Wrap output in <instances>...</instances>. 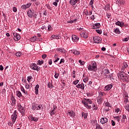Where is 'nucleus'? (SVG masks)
I'll return each mask as SVG.
<instances>
[{"mask_svg":"<svg viewBox=\"0 0 129 129\" xmlns=\"http://www.w3.org/2000/svg\"><path fill=\"white\" fill-rule=\"evenodd\" d=\"M117 76L118 79H119L121 82H123L124 83H128L129 76L124 73L123 71H122V72H119L117 74Z\"/></svg>","mask_w":129,"mask_h":129,"instance_id":"nucleus-1","label":"nucleus"},{"mask_svg":"<svg viewBox=\"0 0 129 129\" xmlns=\"http://www.w3.org/2000/svg\"><path fill=\"white\" fill-rule=\"evenodd\" d=\"M88 70H89V71H93V72H96L97 71V64L96 62L92 61V64L88 66Z\"/></svg>","mask_w":129,"mask_h":129,"instance_id":"nucleus-2","label":"nucleus"},{"mask_svg":"<svg viewBox=\"0 0 129 129\" xmlns=\"http://www.w3.org/2000/svg\"><path fill=\"white\" fill-rule=\"evenodd\" d=\"M82 102L83 104H84V106H85L88 109H90V108H91V105H88V104H92V101L90 99L85 98V100H82Z\"/></svg>","mask_w":129,"mask_h":129,"instance_id":"nucleus-3","label":"nucleus"},{"mask_svg":"<svg viewBox=\"0 0 129 129\" xmlns=\"http://www.w3.org/2000/svg\"><path fill=\"white\" fill-rule=\"evenodd\" d=\"M17 113V110H15L11 116V119L13 122H16V120L18 118V114Z\"/></svg>","mask_w":129,"mask_h":129,"instance_id":"nucleus-4","label":"nucleus"},{"mask_svg":"<svg viewBox=\"0 0 129 129\" xmlns=\"http://www.w3.org/2000/svg\"><path fill=\"white\" fill-rule=\"evenodd\" d=\"M30 67L33 70H35L38 72H39V71H40V68H38V66L36 63H31L30 65Z\"/></svg>","mask_w":129,"mask_h":129,"instance_id":"nucleus-5","label":"nucleus"},{"mask_svg":"<svg viewBox=\"0 0 129 129\" xmlns=\"http://www.w3.org/2000/svg\"><path fill=\"white\" fill-rule=\"evenodd\" d=\"M18 109L20 112L22 114V115H24L25 114V112L26 111V109L24 107L22 106V105L20 104L18 105Z\"/></svg>","mask_w":129,"mask_h":129,"instance_id":"nucleus-6","label":"nucleus"},{"mask_svg":"<svg viewBox=\"0 0 129 129\" xmlns=\"http://www.w3.org/2000/svg\"><path fill=\"white\" fill-rule=\"evenodd\" d=\"M93 41L94 43H96V44H99V43L101 42L102 39L100 37L94 36L93 37Z\"/></svg>","mask_w":129,"mask_h":129,"instance_id":"nucleus-7","label":"nucleus"},{"mask_svg":"<svg viewBox=\"0 0 129 129\" xmlns=\"http://www.w3.org/2000/svg\"><path fill=\"white\" fill-rule=\"evenodd\" d=\"M72 41L75 43H77V41H79V37H78L76 35H72Z\"/></svg>","mask_w":129,"mask_h":129,"instance_id":"nucleus-8","label":"nucleus"},{"mask_svg":"<svg viewBox=\"0 0 129 129\" xmlns=\"http://www.w3.org/2000/svg\"><path fill=\"white\" fill-rule=\"evenodd\" d=\"M76 87L77 88H80V89H82V90H84V84H83V83H81V84L79 83V84L76 85Z\"/></svg>","mask_w":129,"mask_h":129,"instance_id":"nucleus-9","label":"nucleus"},{"mask_svg":"<svg viewBox=\"0 0 129 129\" xmlns=\"http://www.w3.org/2000/svg\"><path fill=\"white\" fill-rule=\"evenodd\" d=\"M100 28V23H95L93 25L92 29L96 30L97 29H99Z\"/></svg>","mask_w":129,"mask_h":129,"instance_id":"nucleus-10","label":"nucleus"},{"mask_svg":"<svg viewBox=\"0 0 129 129\" xmlns=\"http://www.w3.org/2000/svg\"><path fill=\"white\" fill-rule=\"evenodd\" d=\"M69 115L71 116V117H74V116H75V112H74V111L73 110H71L67 113V116H69Z\"/></svg>","mask_w":129,"mask_h":129,"instance_id":"nucleus-11","label":"nucleus"},{"mask_svg":"<svg viewBox=\"0 0 129 129\" xmlns=\"http://www.w3.org/2000/svg\"><path fill=\"white\" fill-rule=\"evenodd\" d=\"M107 121H108V119H107V118H105V117H102L100 119V122L102 124H103L104 123H106V122H107Z\"/></svg>","mask_w":129,"mask_h":129,"instance_id":"nucleus-12","label":"nucleus"},{"mask_svg":"<svg viewBox=\"0 0 129 129\" xmlns=\"http://www.w3.org/2000/svg\"><path fill=\"white\" fill-rule=\"evenodd\" d=\"M81 37L82 38H84V39H86L88 37V34L86 32H83L80 33Z\"/></svg>","mask_w":129,"mask_h":129,"instance_id":"nucleus-13","label":"nucleus"},{"mask_svg":"<svg viewBox=\"0 0 129 129\" xmlns=\"http://www.w3.org/2000/svg\"><path fill=\"white\" fill-rule=\"evenodd\" d=\"M112 88V85L109 84L105 87L106 91H109Z\"/></svg>","mask_w":129,"mask_h":129,"instance_id":"nucleus-14","label":"nucleus"},{"mask_svg":"<svg viewBox=\"0 0 129 129\" xmlns=\"http://www.w3.org/2000/svg\"><path fill=\"white\" fill-rule=\"evenodd\" d=\"M33 11L32 10H29L27 12V15L29 18H32L33 17Z\"/></svg>","mask_w":129,"mask_h":129,"instance_id":"nucleus-15","label":"nucleus"},{"mask_svg":"<svg viewBox=\"0 0 129 129\" xmlns=\"http://www.w3.org/2000/svg\"><path fill=\"white\" fill-rule=\"evenodd\" d=\"M103 101V99H102V98L101 97V96L98 97L97 102H98V104H101Z\"/></svg>","mask_w":129,"mask_h":129,"instance_id":"nucleus-16","label":"nucleus"},{"mask_svg":"<svg viewBox=\"0 0 129 129\" xmlns=\"http://www.w3.org/2000/svg\"><path fill=\"white\" fill-rule=\"evenodd\" d=\"M30 119H31V121H37V120H39V118L38 117L31 116Z\"/></svg>","mask_w":129,"mask_h":129,"instance_id":"nucleus-17","label":"nucleus"},{"mask_svg":"<svg viewBox=\"0 0 129 129\" xmlns=\"http://www.w3.org/2000/svg\"><path fill=\"white\" fill-rule=\"evenodd\" d=\"M39 86L38 84L36 85L35 88V94H39Z\"/></svg>","mask_w":129,"mask_h":129,"instance_id":"nucleus-18","label":"nucleus"},{"mask_svg":"<svg viewBox=\"0 0 129 129\" xmlns=\"http://www.w3.org/2000/svg\"><path fill=\"white\" fill-rule=\"evenodd\" d=\"M16 94L18 97L19 98H21V97H23V95L22 94V93H21L19 91H17L16 92Z\"/></svg>","mask_w":129,"mask_h":129,"instance_id":"nucleus-19","label":"nucleus"},{"mask_svg":"<svg viewBox=\"0 0 129 129\" xmlns=\"http://www.w3.org/2000/svg\"><path fill=\"white\" fill-rule=\"evenodd\" d=\"M125 120H127L126 116L124 114L122 115L121 122L123 123L125 122Z\"/></svg>","mask_w":129,"mask_h":129,"instance_id":"nucleus-20","label":"nucleus"},{"mask_svg":"<svg viewBox=\"0 0 129 129\" xmlns=\"http://www.w3.org/2000/svg\"><path fill=\"white\" fill-rule=\"evenodd\" d=\"M72 52L73 53V54H74V55H80V52H79V51L77 50H72Z\"/></svg>","mask_w":129,"mask_h":129,"instance_id":"nucleus-21","label":"nucleus"},{"mask_svg":"<svg viewBox=\"0 0 129 129\" xmlns=\"http://www.w3.org/2000/svg\"><path fill=\"white\" fill-rule=\"evenodd\" d=\"M37 105H38L37 104H36V103H32V109H33V110H35V109H36V108H37Z\"/></svg>","mask_w":129,"mask_h":129,"instance_id":"nucleus-22","label":"nucleus"},{"mask_svg":"<svg viewBox=\"0 0 129 129\" xmlns=\"http://www.w3.org/2000/svg\"><path fill=\"white\" fill-rule=\"evenodd\" d=\"M92 109L93 110H97V109H98V107H97V105H95V104H93Z\"/></svg>","mask_w":129,"mask_h":129,"instance_id":"nucleus-23","label":"nucleus"},{"mask_svg":"<svg viewBox=\"0 0 129 129\" xmlns=\"http://www.w3.org/2000/svg\"><path fill=\"white\" fill-rule=\"evenodd\" d=\"M107 74H109V70H108V69H105L104 70V75L107 76Z\"/></svg>","mask_w":129,"mask_h":129,"instance_id":"nucleus-24","label":"nucleus"},{"mask_svg":"<svg viewBox=\"0 0 129 129\" xmlns=\"http://www.w3.org/2000/svg\"><path fill=\"white\" fill-rule=\"evenodd\" d=\"M47 86L48 88H53L54 86H53V85H52V82H49L47 84Z\"/></svg>","mask_w":129,"mask_h":129,"instance_id":"nucleus-25","label":"nucleus"},{"mask_svg":"<svg viewBox=\"0 0 129 129\" xmlns=\"http://www.w3.org/2000/svg\"><path fill=\"white\" fill-rule=\"evenodd\" d=\"M87 115H88L87 113H84V112L82 113V117H84V118H87Z\"/></svg>","mask_w":129,"mask_h":129,"instance_id":"nucleus-26","label":"nucleus"},{"mask_svg":"<svg viewBox=\"0 0 129 129\" xmlns=\"http://www.w3.org/2000/svg\"><path fill=\"white\" fill-rule=\"evenodd\" d=\"M20 39H21V36H20L19 35L18 33H17V35H16V37L15 38H14V40L15 41H19V40H20Z\"/></svg>","mask_w":129,"mask_h":129,"instance_id":"nucleus-27","label":"nucleus"},{"mask_svg":"<svg viewBox=\"0 0 129 129\" xmlns=\"http://www.w3.org/2000/svg\"><path fill=\"white\" fill-rule=\"evenodd\" d=\"M44 63V60H38L37 61V65H39V66H41V65H42V64Z\"/></svg>","mask_w":129,"mask_h":129,"instance_id":"nucleus-28","label":"nucleus"},{"mask_svg":"<svg viewBox=\"0 0 129 129\" xmlns=\"http://www.w3.org/2000/svg\"><path fill=\"white\" fill-rule=\"evenodd\" d=\"M51 38L52 39H56V40H58L59 39H60V38H59V36H56V35H52V36H51Z\"/></svg>","mask_w":129,"mask_h":129,"instance_id":"nucleus-29","label":"nucleus"},{"mask_svg":"<svg viewBox=\"0 0 129 129\" xmlns=\"http://www.w3.org/2000/svg\"><path fill=\"white\" fill-rule=\"evenodd\" d=\"M55 113H56V111L54 110H52V109H51V111L50 113L51 116H53L54 114H55Z\"/></svg>","mask_w":129,"mask_h":129,"instance_id":"nucleus-30","label":"nucleus"},{"mask_svg":"<svg viewBox=\"0 0 129 129\" xmlns=\"http://www.w3.org/2000/svg\"><path fill=\"white\" fill-rule=\"evenodd\" d=\"M114 32L115 33V34H117V35L119 34V33H120V31L118 28H116L114 29Z\"/></svg>","mask_w":129,"mask_h":129,"instance_id":"nucleus-31","label":"nucleus"},{"mask_svg":"<svg viewBox=\"0 0 129 129\" xmlns=\"http://www.w3.org/2000/svg\"><path fill=\"white\" fill-rule=\"evenodd\" d=\"M124 67H123L121 69V71H123L124 70V68H127V63L126 62H123Z\"/></svg>","mask_w":129,"mask_h":129,"instance_id":"nucleus-32","label":"nucleus"},{"mask_svg":"<svg viewBox=\"0 0 129 129\" xmlns=\"http://www.w3.org/2000/svg\"><path fill=\"white\" fill-rule=\"evenodd\" d=\"M114 119H116V120H117L118 122L120 121V117H119V116H114Z\"/></svg>","mask_w":129,"mask_h":129,"instance_id":"nucleus-33","label":"nucleus"},{"mask_svg":"<svg viewBox=\"0 0 129 129\" xmlns=\"http://www.w3.org/2000/svg\"><path fill=\"white\" fill-rule=\"evenodd\" d=\"M36 40H37V37H36V36H33L30 38V41L31 42H35V41H36Z\"/></svg>","mask_w":129,"mask_h":129,"instance_id":"nucleus-34","label":"nucleus"},{"mask_svg":"<svg viewBox=\"0 0 129 129\" xmlns=\"http://www.w3.org/2000/svg\"><path fill=\"white\" fill-rule=\"evenodd\" d=\"M21 91H23V93H24L25 94H28V92H26L25 91V89L24 88V87L23 86H21Z\"/></svg>","mask_w":129,"mask_h":129,"instance_id":"nucleus-35","label":"nucleus"},{"mask_svg":"<svg viewBox=\"0 0 129 129\" xmlns=\"http://www.w3.org/2000/svg\"><path fill=\"white\" fill-rule=\"evenodd\" d=\"M58 51H59L60 52H61V53H65V49L63 48H59L57 49Z\"/></svg>","mask_w":129,"mask_h":129,"instance_id":"nucleus-36","label":"nucleus"},{"mask_svg":"<svg viewBox=\"0 0 129 129\" xmlns=\"http://www.w3.org/2000/svg\"><path fill=\"white\" fill-rule=\"evenodd\" d=\"M16 56H17V57H20V56H22V52L20 51L16 52Z\"/></svg>","mask_w":129,"mask_h":129,"instance_id":"nucleus-37","label":"nucleus"},{"mask_svg":"<svg viewBox=\"0 0 129 129\" xmlns=\"http://www.w3.org/2000/svg\"><path fill=\"white\" fill-rule=\"evenodd\" d=\"M96 129H103L101 126H100V125L99 124L97 123L96 124Z\"/></svg>","mask_w":129,"mask_h":129,"instance_id":"nucleus-38","label":"nucleus"},{"mask_svg":"<svg viewBox=\"0 0 129 129\" xmlns=\"http://www.w3.org/2000/svg\"><path fill=\"white\" fill-rule=\"evenodd\" d=\"M70 5H72V6H75V2H74V0H71L70 1Z\"/></svg>","mask_w":129,"mask_h":129,"instance_id":"nucleus-39","label":"nucleus"},{"mask_svg":"<svg viewBox=\"0 0 129 129\" xmlns=\"http://www.w3.org/2000/svg\"><path fill=\"white\" fill-rule=\"evenodd\" d=\"M26 7V9H28V8H30L31 6H32V4L30 3H28L27 4L25 5Z\"/></svg>","mask_w":129,"mask_h":129,"instance_id":"nucleus-40","label":"nucleus"},{"mask_svg":"<svg viewBox=\"0 0 129 129\" xmlns=\"http://www.w3.org/2000/svg\"><path fill=\"white\" fill-rule=\"evenodd\" d=\"M42 108V106L41 105H39L38 106H36V109L37 110H39V109H41Z\"/></svg>","mask_w":129,"mask_h":129,"instance_id":"nucleus-41","label":"nucleus"},{"mask_svg":"<svg viewBox=\"0 0 129 129\" xmlns=\"http://www.w3.org/2000/svg\"><path fill=\"white\" fill-rule=\"evenodd\" d=\"M54 77H55V78H56V79H57V78H58V77H59V74L57 73V72H55Z\"/></svg>","mask_w":129,"mask_h":129,"instance_id":"nucleus-42","label":"nucleus"},{"mask_svg":"<svg viewBox=\"0 0 129 129\" xmlns=\"http://www.w3.org/2000/svg\"><path fill=\"white\" fill-rule=\"evenodd\" d=\"M14 123H15V122H14V121H12V122H8V125H10L11 126H13L14 125Z\"/></svg>","mask_w":129,"mask_h":129,"instance_id":"nucleus-43","label":"nucleus"},{"mask_svg":"<svg viewBox=\"0 0 129 129\" xmlns=\"http://www.w3.org/2000/svg\"><path fill=\"white\" fill-rule=\"evenodd\" d=\"M79 82V80H77L76 81H75L74 82H73V84H75V85H77Z\"/></svg>","mask_w":129,"mask_h":129,"instance_id":"nucleus-44","label":"nucleus"},{"mask_svg":"<svg viewBox=\"0 0 129 129\" xmlns=\"http://www.w3.org/2000/svg\"><path fill=\"white\" fill-rule=\"evenodd\" d=\"M21 9H22V10H26L27 7L26 6V5H23L21 6Z\"/></svg>","mask_w":129,"mask_h":129,"instance_id":"nucleus-45","label":"nucleus"},{"mask_svg":"<svg viewBox=\"0 0 129 129\" xmlns=\"http://www.w3.org/2000/svg\"><path fill=\"white\" fill-rule=\"evenodd\" d=\"M11 100H12L13 103H16V99H15V97H12Z\"/></svg>","mask_w":129,"mask_h":129,"instance_id":"nucleus-46","label":"nucleus"},{"mask_svg":"<svg viewBox=\"0 0 129 129\" xmlns=\"http://www.w3.org/2000/svg\"><path fill=\"white\" fill-rule=\"evenodd\" d=\"M96 31L97 32V33H98V34H99V35L101 34L102 33V31H101V30H96Z\"/></svg>","mask_w":129,"mask_h":129,"instance_id":"nucleus-47","label":"nucleus"},{"mask_svg":"<svg viewBox=\"0 0 129 129\" xmlns=\"http://www.w3.org/2000/svg\"><path fill=\"white\" fill-rule=\"evenodd\" d=\"M88 77H86V78L83 79V81L84 82H87V81H88Z\"/></svg>","mask_w":129,"mask_h":129,"instance_id":"nucleus-48","label":"nucleus"},{"mask_svg":"<svg viewBox=\"0 0 129 129\" xmlns=\"http://www.w3.org/2000/svg\"><path fill=\"white\" fill-rule=\"evenodd\" d=\"M79 62L81 64V65H83L84 64H85V62L84 61H82V60H79Z\"/></svg>","mask_w":129,"mask_h":129,"instance_id":"nucleus-49","label":"nucleus"},{"mask_svg":"<svg viewBox=\"0 0 129 129\" xmlns=\"http://www.w3.org/2000/svg\"><path fill=\"white\" fill-rule=\"evenodd\" d=\"M47 28L48 31H52V26H51V25H48Z\"/></svg>","mask_w":129,"mask_h":129,"instance_id":"nucleus-50","label":"nucleus"},{"mask_svg":"<svg viewBox=\"0 0 129 129\" xmlns=\"http://www.w3.org/2000/svg\"><path fill=\"white\" fill-rule=\"evenodd\" d=\"M123 42H127L128 41V37H126L122 39Z\"/></svg>","mask_w":129,"mask_h":129,"instance_id":"nucleus-51","label":"nucleus"},{"mask_svg":"<svg viewBox=\"0 0 129 129\" xmlns=\"http://www.w3.org/2000/svg\"><path fill=\"white\" fill-rule=\"evenodd\" d=\"M41 30H46L47 29V27H46V26L43 25L41 27Z\"/></svg>","mask_w":129,"mask_h":129,"instance_id":"nucleus-52","label":"nucleus"},{"mask_svg":"<svg viewBox=\"0 0 129 129\" xmlns=\"http://www.w3.org/2000/svg\"><path fill=\"white\" fill-rule=\"evenodd\" d=\"M13 12H14V13H17V12L18 11V10H17V7H13Z\"/></svg>","mask_w":129,"mask_h":129,"instance_id":"nucleus-53","label":"nucleus"},{"mask_svg":"<svg viewBox=\"0 0 129 129\" xmlns=\"http://www.w3.org/2000/svg\"><path fill=\"white\" fill-rule=\"evenodd\" d=\"M111 123H112V125L113 126H114V125H115V122H114L113 120H111Z\"/></svg>","mask_w":129,"mask_h":129,"instance_id":"nucleus-54","label":"nucleus"},{"mask_svg":"<svg viewBox=\"0 0 129 129\" xmlns=\"http://www.w3.org/2000/svg\"><path fill=\"white\" fill-rule=\"evenodd\" d=\"M128 95H125V99L126 101V102H127L128 100Z\"/></svg>","mask_w":129,"mask_h":129,"instance_id":"nucleus-55","label":"nucleus"},{"mask_svg":"<svg viewBox=\"0 0 129 129\" xmlns=\"http://www.w3.org/2000/svg\"><path fill=\"white\" fill-rule=\"evenodd\" d=\"M64 62H65V60H64L63 58H61L59 62V64H61V63H64Z\"/></svg>","mask_w":129,"mask_h":129,"instance_id":"nucleus-56","label":"nucleus"},{"mask_svg":"<svg viewBox=\"0 0 129 129\" xmlns=\"http://www.w3.org/2000/svg\"><path fill=\"white\" fill-rule=\"evenodd\" d=\"M110 8V5H109V4H107L106 6V8L107 10H109V8Z\"/></svg>","mask_w":129,"mask_h":129,"instance_id":"nucleus-57","label":"nucleus"},{"mask_svg":"<svg viewBox=\"0 0 129 129\" xmlns=\"http://www.w3.org/2000/svg\"><path fill=\"white\" fill-rule=\"evenodd\" d=\"M94 2V0H91L89 5L92 6L93 5V3Z\"/></svg>","mask_w":129,"mask_h":129,"instance_id":"nucleus-58","label":"nucleus"},{"mask_svg":"<svg viewBox=\"0 0 129 129\" xmlns=\"http://www.w3.org/2000/svg\"><path fill=\"white\" fill-rule=\"evenodd\" d=\"M52 5H53V6H55V7H57V6H58V3L56 2H54L52 3Z\"/></svg>","mask_w":129,"mask_h":129,"instance_id":"nucleus-59","label":"nucleus"},{"mask_svg":"<svg viewBox=\"0 0 129 129\" xmlns=\"http://www.w3.org/2000/svg\"><path fill=\"white\" fill-rule=\"evenodd\" d=\"M91 19L92 21H94V19H95V16L94 15H92L91 16Z\"/></svg>","mask_w":129,"mask_h":129,"instance_id":"nucleus-60","label":"nucleus"},{"mask_svg":"<svg viewBox=\"0 0 129 129\" xmlns=\"http://www.w3.org/2000/svg\"><path fill=\"white\" fill-rule=\"evenodd\" d=\"M123 25H124L123 22H121V23H120V25H119V27H123Z\"/></svg>","mask_w":129,"mask_h":129,"instance_id":"nucleus-61","label":"nucleus"},{"mask_svg":"<svg viewBox=\"0 0 129 129\" xmlns=\"http://www.w3.org/2000/svg\"><path fill=\"white\" fill-rule=\"evenodd\" d=\"M103 94H104V93H103L102 92H99V95H100V96H101H101H103Z\"/></svg>","mask_w":129,"mask_h":129,"instance_id":"nucleus-62","label":"nucleus"},{"mask_svg":"<svg viewBox=\"0 0 129 129\" xmlns=\"http://www.w3.org/2000/svg\"><path fill=\"white\" fill-rule=\"evenodd\" d=\"M27 78H28V79H27V81H29V80H32V79L33 78L32 77V76H29V77H28Z\"/></svg>","mask_w":129,"mask_h":129,"instance_id":"nucleus-63","label":"nucleus"},{"mask_svg":"<svg viewBox=\"0 0 129 129\" xmlns=\"http://www.w3.org/2000/svg\"><path fill=\"white\" fill-rule=\"evenodd\" d=\"M35 5H36V6H39V5H40V2L39 1H36L35 3Z\"/></svg>","mask_w":129,"mask_h":129,"instance_id":"nucleus-64","label":"nucleus"}]
</instances>
